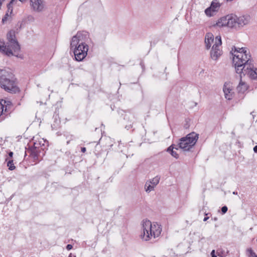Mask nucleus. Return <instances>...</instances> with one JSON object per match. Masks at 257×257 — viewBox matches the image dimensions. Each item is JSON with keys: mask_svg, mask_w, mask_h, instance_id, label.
I'll list each match as a JSON object with an SVG mask.
<instances>
[{"mask_svg": "<svg viewBox=\"0 0 257 257\" xmlns=\"http://www.w3.org/2000/svg\"><path fill=\"white\" fill-rule=\"evenodd\" d=\"M231 53L236 72L240 75V77L243 74L252 79L257 78V68L254 67L250 59L251 56L245 48L234 47Z\"/></svg>", "mask_w": 257, "mask_h": 257, "instance_id": "obj_1", "label": "nucleus"}, {"mask_svg": "<svg viewBox=\"0 0 257 257\" xmlns=\"http://www.w3.org/2000/svg\"><path fill=\"white\" fill-rule=\"evenodd\" d=\"M89 40V35L86 32H78L72 37L70 46L71 48H74V54L76 61H81L87 56Z\"/></svg>", "mask_w": 257, "mask_h": 257, "instance_id": "obj_2", "label": "nucleus"}, {"mask_svg": "<svg viewBox=\"0 0 257 257\" xmlns=\"http://www.w3.org/2000/svg\"><path fill=\"white\" fill-rule=\"evenodd\" d=\"M162 231L161 225L153 223L149 220H144L142 223L141 231L140 236L145 241H149L160 236Z\"/></svg>", "mask_w": 257, "mask_h": 257, "instance_id": "obj_3", "label": "nucleus"}, {"mask_svg": "<svg viewBox=\"0 0 257 257\" xmlns=\"http://www.w3.org/2000/svg\"><path fill=\"white\" fill-rule=\"evenodd\" d=\"M8 42L7 44L0 40V52L8 56L18 57L17 53L20 50V47L15 38V32L9 31L7 35Z\"/></svg>", "mask_w": 257, "mask_h": 257, "instance_id": "obj_4", "label": "nucleus"}, {"mask_svg": "<svg viewBox=\"0 0 257 257\" xmlns=\"http://www.w3.org/2000/svg\"><path fill=\"white\" fill-rule=\"evenodd\" d=\"M0 86L6 91L13 93L20 91L13 74L5 70H0Z\"/></svg>", "mask_w": 257, "mask_h": 257, "instance_id": "obj_5", "label": "nucleus"}, {"mask_svg": "<svg viewBox=\"0 0 257 257\" xmlns=\"http://www.w3.org/2000/svg\"><path fill=\"white\" fill-rule=\"evenodd\" d=\"M198 139L197 134L195 133H190L180 140L178 146L184 151H189L195 145Z\"/></svg>", "mask_w": 257, "mask_h": 257, "instance_id": "obj_6", "label": "nucleus"}, {"mask_svg": "<svg viewBox=\"0 0 257 257\" xmlns=\"http://www.w3.org/2000/svg\"><path fill=\"white\" fill-rule=\"evenodd\" d=\"M221 44V37L216 36L215 39V43L213 44L210 52V56L212 59L216 60L221 55L222 51L220 49Z\"/></svg>", "mask_w": 257, "mask_h": 257, "instance_id": "obj_7", "label": "nucleus"}, {"mask_svg": "<svg viewBox=\"0 0 257 257\" xmlns=\"http://www.w3.org/2000/svg\"><path fill=\"white\" fill-rule=\"evenodd\" d=\"M221 6V3L218 0H213L210 7L205 9V15L208 17L214 16L219 12Z\"/></svg>", "mask_w": 257, "mask_h": 257, "instance_id": "obj_8", "label": "nucleus"}, {"mask_svg": "<svg viewBox=\"0 0 257 257\" xmlns=\"http://www.w3.org/2000/svg\"><path fill=\"white\" fill-rule=\"evenodd\" d=\"M30 6L32 10L37 13L43 12L46 9L44 0H30Z\"/></svg>", "mask_w": 257, "mask_h": 257, "instance_id": "obj_9", "label": "nucleus"}, {"mask_svg": "<svg viewBox=\"0 0 257 257\" xmlns=\"http://www.w3.org/2000/svg\"><path fill=\"white\" fill-rule=\"evenodd\" d=\"M226 99L231 100L234 95L233 87L230 83H225L223 89Z\"/></svg>", "mask_w": 257, "mask_h": 257, "instance_id": "obj_10", "label": "nucleus"}, {"mask_svg": "<svg viewBox=\"0 0 257 257\" xmlns=\"http://www.w3.org/2000/svg\"><path fill=\"white\" fill-rule=\"evenodd\" d=\"M40 150L39 148L34 147L32 148L29 149L27 150V152L30 153V155L33 158L34 162L38 160V158L40 155Z\"/></svg>", "mask_w": 257, "mask_h": 257, "instance_id": "obj_11", "label": "nucleus"}, {"mask_svg": "<svg viewBox=\"0 0 257 257\" xmlns=\"http://www.w3.org/2000/svg\"><path fill=\"white\" fill-rule=\"evenodd\" d=\"M226 17L227 27L229 28H236L235 21L237 20V16L233 14L227 15Z\"/></svg>", "mask_w": 257, "mask_h": 257, "instance_id": "obj_12", "label": "nucleus"}, {"mask_svg": "<svg viewBox=\"0 0 257 257\" xmlns=\"http://www.w3.org/2000/svg\"><path fill=\"white\" fill-rule=\"evenodd\" d=\"M237 20L239 21V27H243L248 24L250 20V17L248 15L237 16Z\"/></svg>", "mask_w": 257, "mask_h": 257, "instance_id": "obj_13", "label": "nucleus"}, {"mask_svg": "<svg viewBox=\"0 0 257 257\" xmlns=\"http://www.w3.org/2000/svg\"><path fill=\"white\" fill-rule=\"evenodd\" d=\"M205 43L206 47L207 49H209L212 43H215V40L214 39V36L211 33H207L205 36Z\"/></svg>", "mask_w": 257, "mask_h": 257, "instance_id": "obj_14", "label": "nucleus"}, {"mask_svg": "<svg viewBox=\"0 0 257 257\" xmlns=\"http://www.w3.org/2000/svg\"><path fill=\"white\" fill-rule=\"evenodd\" d=\"M226 17H223L217 20L215 24H213V27L221 28L227 26Z\"/></svg>", "mask_w": 257, "mask_h": 257, "instance_id": "obj_15", "label": "nucleus"}, {"mask_svg": "<svg viewBox=\"0 0 257 257\" xmlns=\"http://www.w3.org/2000/svg\"><path fill=\"white\" fill-rule=\"evenodd\" d=\"M247 84L245 82L240 81L237 87V90L240 93H243L247 90Z\"/></svg>", "mask_w": 257, "mask_h": 257, "instance_id": "obj_16", "label": "nucleus"}, {"mask_svg": "<svg viewBox=\"0 0 257 257\" xmlns=\"http://www.w3.org/2000/svg\"><path fill=\"white\" fill-rule=\"evenodd\" d=\"M174 145H173L171 146L170 147H169L168 148V149H167V151L169 152H171V154L172 156L177 159V158H178L179 157V155L176 153V151L173 150V149H175L177 150L178 148H175L174 147Z\"/></svg>", "mask_w": 257, "mask_h": 257, "instance_id": "obj_17", "label": "nucleus"}, {"mask_svg": "<svg viewBox=\"0 0 257 257\" xmlns=\"http://www.w3.org/2000/svg\"><path fill=\"white\" fill-rule=\"evenodd\" d=\"M160 177H159V176H157L148 181L154 187H155L159 184V183L160 182Z\"/></svg>", "mask_w": 257, "mask_h": 257, "instance_id": "obj_18", "label": "nucleus"}, {"mask_svg": "<svg viewBox=\"0 0 257 257\" xmlns=\"http://www.w3.org/2000/svg\"><path fill=\"white\" fill-rule=\"evenodd\" d=\"M228 253V251H225L224 249L222 248H218L217 250L216 254L221 257H225L226 256Z\"/></svg>", "mask_w": 257, "mask_h": 257, "instance_id": "obj_19", "label": "nucleus"}, {"mask_svg": "<svg viewBox=\"0 0 257 257\" xmlns=\"http://www.w3.org/2000/svg\"><path fill=\"white\" fill-rule=\"evenodd\" d=\"M22 3H24L26 1V0H19ZM17 1V0H11L10 2L8 4L7 8L8 12H10V13H12L13 12V7L12 5Z\"/></svg>", "mask_w": 257, "mask_h": 257, "instance_id": "obj_20", "label": "nucleus"}, {"mask_svg": "<svg viewBox=\"0 0 257 257\" xmlns=\"http://www.w3.org/2000/svg\"><path fill=\"white\" fill-rule=\"evenodd\" d=\"M246 254L247 257H257V254L251 248L246 249Z\"/></svg>", "mask_w": 257, "mask_h": 257, "instance_id": "obj_21", "label": "nucleus"}, {"mask_svg": "<svg viewBox=\"0 0 257 257\" xmlns=\"http://www.w3.org/2000/svg\"><path fill=\"white\" fill-rule=\"evenodd\" d=\"M155 187H154L151 184H150L149 181H147L145 185V189L147 192H150L151 191L153 190Z\"/></svg>", "mask_w": 257, "mask_h": 257, "instance_id": "obj_22", "label": "nucleus"}, {"mask_svg": "<svg viewBox=\"0 0 257 257\" xmlns=\"http://www.w3.org/2000/svg\"><path fill=\"white\" fill-rule=\"evenodd\" d=\"M7 166L9 167V169L10 170H13L15 169V166H14V164L13 163V160H9L7 163Z\"/></svg>", "mask_w": 257, "mask_h": 257, "instance_id": "obj_23", "label": "nucleus"}, {"mask_svg": "<svg viewBox=\"0 0 257 257\" xmlns=\"http://www.w3.org/2000/svg\"><path fill=\"white\" fill-rule=\"evenodd\" d=\"M4 108V105L0 102V116L3 114Z\"/></svg>", "mask_w": 257, "mask_h": 257, "instance_id": "obj_24", "label": "nucleus"}, {"mask_svg": "<svg viewBox=\"0 0 257 257\" xmlns=\"http://www.w3.org/2000/svg\"><path fill=\"white\" fill-rule=\"evenodd\" d=\"M227 209H228L227 207L226 206H223L221 208V211H222V213L223 214L227 212Z\"/></svg>", "mask_w": 257, "mask_h": 257, "instance_id": "obj_25", "label": "nucleus"}, {"mask_svg": "<svg viewBox=\"0 0 257 257\" xmlns=\"http://www.w3.org/2000/svg\"><path fill=\"white\" fill-rule=\"evenodd\" d=\"M8 17H9V14H8V13H7L2 19L3 23H5L6 21H7Z\"/></svg>", "mask_w": 257, "mask_h": 257, "instance_id": "obj_26", "label": "nucleus"}, {"mask_svg": "<svg viewBox=\"0 0 257 257\" xmlns=\"http://www.w3.org/2000/svg\"><path fill=\"white\" fill-rule=\"evenodd\" d=\"M211 257H217L216 254H215V250H212L211 252Z\"/></svg>", "mask_w": 257, "mask_h": 257, "instance_id": "obj_27", "label": "nucleus"}, {"mask_svg": "<svg viewBox=\"0 0 257 257\" xmlns=\"http://www.w3.org/2000/svg\"><path fill=\"white\" fill-rule=\"evenodd\" d=\"M72 247L73 246H72V245L71 244H69L67 245L66 249L67 250H70V249H71L72 248Z\"/></svg>", "mask_w": 257, "mask_h": 257, "instance_id": "obj_28", "label": "nucleus"}, {"mask_svg": "<svg viewBox=\"0 0 257 257\" xmlns=\"http://www.w3.org/2000/svg\"><path fill=\"white\" fill-rule=\"evenodd\" d=\"M86 148L85 147H82L81 149V151L82 153H85L86 152Z\"/></svg>", "mask_w": 257, "mask_h": 257, "instance_id": "obj_29", "label": "nucleus"}, {"mask_svg": "<svg viewBox=\"0 0 257 257\" xmlns=\"http://www.w3.org/2000/svg\"><path fill=\"white\" fill-rule=\"evenodd\" d=\"M13 153L12 152H10L9 153V156L10 158H12L13 157Z\"/></svg>", "mask_w": 257, "mask_h": 257, "instance_id": "obj_30", "label": "nucleus"}, {"mask_svg": "<svg viewBox=\"0 0 257 257\" xmlns=\"http://www.w3.org/2000/svg\"><path fill=\"white\" fill-rule=\"evenodd\" d=\"M235 23H236V28L237 27H239V21H238V20L235 21Z\"/></svg>", "mask_w": 257, "mask_h": 257, "instance_id": "obj_31", "label": "nucleus"}, {"mask_svg": "<svg viewBox=\"0 0 257 257\" xmlns=\"http://www.w3.org/2000/svg\"><path fill=\"white\" fill-rule=\"evenodd\" d=\"M253 151L257 153V146H255V147H254L253 148Z\"/></svg>", "mask_w": 257, "mask_h": 257, "instance_id": "obj_32", "label": "nucleus"}, {"mask_svg": "<svg viewBox=\"0 0 257 257\" xmlns=\"http://www.w3.org/2000/svg\"><path fill=\"white\" fill-rule=\"evenodd\" d=\"M208 218H209V217H204V218L203 219V221H207V220H208Z\"/></svg>", "mask_w": 257, "mask_h": 257, "instance_id": "obj_33", "label": "nucleus"}, {"mask_svg": "<svg viewBox=\"0 0 257 257\" xmlns=\"http://www.w3.org/2000/svg\"><path fill=\"white\" fill-rule=\"evenodd\" d=\"M5 0H0V4L1 5H2L3 3L5 1Z\"/></svg>", "mask_w": 257, "mask_h": 257, "instance_id": "obj_34", "label": "nucleus"}, {"mask_svg": "<svg viewBox=\"0 0 257 257\" xmlns=\"http://www.w3.org/2000/svg\"><path fill=\"white\" fill-rule=\"evenodd\" d=\"M233 194H234V195H237V192H233Z\"/></svg>", "mask_w": 257, "mask_h": 257, "instance_id": "obj_35", "label": "nucleus"}, {"mask_svg": "<svg viewBox=\"0 0 257 257\" xmlns=\"http://www.w3.org/2000/svg\"><path fill=\"white\" fill-rule=\"evenodd\" d=\"M253 112H251L250 113V114H251V115H252V116H253V118H254V115H253V114H252V113H253Z\"/></svg>", "mask_w": 257, "mask_h": 257, "instance_id": "obj_36", "label": "nucleus"}, {"mask_svg": "<svg viewBox=\"0 0 257 257\" xmlns=\"http://www.w3.org/2000/svg\"><path fill=\"white\" fill-rule=\"evenodd\" d=\"M69 143H70V141H68L67 142V144H69Z\"/></svg>", "mask_w": 257, "mask_h": 257, "instance_id": "obj_37", "label": "nucleus"}, {"mask_svg": "<svg viewBox=\"0 0 257 257\" xmlns=\"http://www.w3.org/2000/svg\"><path fill=\"white\" fill-rule=\"evenodd\" d=\"M69 257H72V254H71H71H70V255H69Z\"/></svg>", "mask_w": 257, "mask_h": 257, "instance_id": "obj_38", "label": "nucleus"}, {"mask_svg": "<svg viewBox=\"0 0 257 257\" xmlns=\"http://www.w3.org/2000/svg\"><path fill=\"white\" fill-rule=\"evenodd\" d=\"M214 219V220H217V218H215Z\"/></svg>", "mask_w": 257, "mask_h": 257, "instance_id": "obj_39", "label": "nucleus"}]
</instances>
